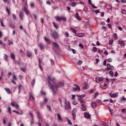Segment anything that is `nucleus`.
Segmentation results:
<instances>
[{
  "label": "nucleus",
  "instance_id": "nucleus-1",
  "mask_svg": "<svg viewBox=\"0 0 126 126\" xmlns=\"http://www.w3.org/2000/svg\"><path fill=\"white\" fill-rule=\"evenodd\" d=\"M47 81L48 82L49 87H50V89L52 92H54V93H56V91H57V89L59 88V87L64 86V84L62 82H59L58 85H57V84H56V79L54 77L51 76H48Z\"/></svg>",
  "mask_w": 126,
  "mask_h": 126
},
{
  "label": "nucleus",
  "instance_id": "nucleus-2",
  "mask_svg": "<svg viewBox=\"0 0 126 126\" xmlns=\"http://www.w3.org/2000/svg\"><path fill=\"white\" fill-rule=\"evenodd\" d=\"M64 103L65 105V109L66 110H70V109H71V106H70V102L69 101L65 99Z\"/></svg>",
  "mask_w": 126,
  "mask_h": 126
},
{
  "label": "nucleus",
  "instance_id": "nucleus-3",
  "mask_svg": "<svg viewBox=\"0 0 126 126\" xmlns=\"http://www.w3.org/2000/svg\"><path fill=\"white\" fill-rule=\"evenodd\" d=\"M109 95L111 98H116L119 96V93L118 92H116L114 93V92L112 91L110 93Z\"/></svg>",
  "mask_w": 126,
  "mask_h": 126
},
{
  "label": "nucleus",
  "instance_id": "nucleus-4",
  "mask_svg": "<svg viewBox=\"0 0 126 126\" xmlns=\"http://www.w3.org/2000/svg\"><path fill=\"white\" fill-rule=\"evenodd\" d=\"M74 87L72 88V91L73 92H76V91H80V87L78 85H74Z\"/></svg>",
  "mask_w": 126,
  "mask_h": 126
},
{
  "label": "nucleus",
  "instance_id": "nucleus-5",
  "mask_svg": "<svg viewBox=\"0 0 126 126\" xmlns=\"http://www.w3.org/2000/svg\"><path fill=\"white\" fill-rule=\"evenodd\" d=\"M55 19L57 21H63V20H66V19L63 17L56 16Z\"/></svg>",
  "mask_w": 126,
  "mask_h": 126
},
{
  "label": "nucleus",
  "instance_id": "nucleus-6",
  "mask_svg": "<svg viewBox=\"0 0 126 126\" xmlns=\"http://www.w3.org/2000/svg\"><path fill=\"white\" fill-rule=\"evenodd\" d=\"M118 44L119 45H121V47L122 48H124L125 47V41L123 39H120L118 41Z\"/></svg>",
  "mask_w": 126,
  "mask_h": 126
},
{
  "label": "nucleus",
  "instance_id": "nucleus-7",
  "mask_svg": "<svg viewBox=\"0 0 126 126\" xmlns=\"http://www.w3.org/2000/svg\"><path fill=\"white\" fill-rule=\"evenodd\" d=\"M52 36L53 38L57 40L59 38V35L58 34V32H57L55 31L52 34Z\"/></svg>",
  "mask_w": 126,
  "mask_h": 126
},
{
  "label": "nucleus",
  "instance_id": "nucleus-8",
  "mask_svg": "<svg viewBox=\"0 0 126 126\" xmlns=\"http://www.w3.org/2000/svg\"><path fill=\"white\" fill-rule=\"evenodd\" d=\"M37 117L39 119V123H38V126H41V122L42 121V116L40 114V113L37 112Z\"/></svg>",
  "mask_w": 126,
  "mask_h": 126
},
{
  "label": "nucleus",
  "instance_id": "nucleus-9",
  "mask_svg": "<svg viewBox=\"0 0 126 126\" xmlns=\"http://www.w3.org/2000/svg\"><path fill=\"white\" fill-rule=\"evenodd\" d=\"M104 79L102 77H96L95 78V81H96L97 83H99V82H101V81H103Z\"/></svg>",
  "mask_w": 126,
  "mask_h": 126
},
{
  "label": "nucleus",
  "instance_id": "nucleus-10",
  "mask_svg": "<svg viewBox=\"0 0 126 126\" xmlns=\"http://www.w3.org/2000/svg\"><path fill=\"white\" fill-rule=\"evenodd\" d=\"M11 105L12 106V107H15V108L17 109V110H19V108L18 107L19 106H18V104H15L13 102H11Z\"/></svg>",
  "mask_w": 126,
  "mask_h": 126
},
{
  "label": "nucleus",
  "instance_id": "nucleus-11",
  "mask_svg": "<svg viewBox=\"0 0 126 126\" xmlns=\"http://www.w3.org/2000/svg\"><path fill=\"white\" fill-rule=\"evenodd\" d=\"M41 62H42V59H40V58H38V66L39 68L40 69V70L41 71H43V69L42 68V66L41 65Z\"/></svg>",
  "mask_w": 126,
  "mask_h": 126
},
{
  "label": "nucleus",
  "instance_id": "nucleus-12",
  "mask_svg": "<svg viewBox=\"0 0 126 126\" xmlns=\"http://www.w3.org/2000/svg\"><path fill=\"white\" fill-rule=\"evenodd\" d=\"M84 116H85V117H86V119H90V118L91 117V115L89 114L87 112H85L84 113Z\"/></svg>",
  "mask_w": 126,
  "mask_h": 126
},
{
  "label": "nucleus",
  "instance_id": "nucleus-13",
  "mask_svg": "<svg viewBox=\"0 0 126 126\" xmlns=\"http://www.w3.org/2000/svg\"><path fill=\"white\" fill-rule=\"evenodd\" d=\"M88 1H89V4L92 5V6H93V8L97 9V7H96V6L92 4V1H91V0H89Z\"/></svg>",
  "mask_w": 126,
  "mask_h": 126
},
{
  "label": "nucleus",
  "instance_id": "nucleus-14",
  "mask_svg": "<svg viewBox=\"0 0 126 126\" xmlns=\"http://www.w3.org/2000/svg\"><path fill=\"white\" fill-rule=\"evenodd\" d=\"M29 115H30L31 118L32 119V120L31 121L30 124H31V125H32L34 123V122L33 121V120H32L33 119V114H32V113H31V112H30Z\"/></svg>",
  "mask_w": 126,
  "mask_h": 126
},
{
  "label": "nucleus",
  "instance_id": "nucleus-15",
  "mask_svg": "<svg viewBox=\"0 0 126 126\" xmlns=\"http://www.w3.org/2000/svg\"><path fill=\"white\" fill-rule=\"evenodd\" d=\"M75 17L78 20H81V17L79 16V15L78 14V12L76 13Z\"/></svg>",
  "mask_w": 126,
  "mask_h": 126
},
{
  "label": "nucleus",
  "instance_id": "nucleus-16",
  "mask_svg": "<svg viewBox=\"0 0 126 126\" xmlns=\"http://www.w3.org/2000/svg\"><path fill=\"white\" fill-rule=\"evenodd\" d=\"M24 11H25L27 15H29V11L28 10V9H27L26 7L24 8Z\"/></svg>",
  "mask_w": 126,
  "mask_h": 126
},
{
  "label": "nucleus",
  "instance_id": "nucleus-17",
  "mask_svg": "<svg viewBox=\"0 0 126 126\" xmlns=\"http://www.w3.org/2000/svg\"><path fill=\"white\" fill-rule=\"evenodd\" d=\"M75 36H77L79 38H81V37H83V36H84V33L81 32V33H80L78 34H76V35H75Z\"/></svg>",
  "mask_w": 126,
  "mask_h": 126
},
{
  "label": "nucleus",
  "instance_id": "nucleus-18",
  "mask_svg": "<svg viewBox=\"0 0 126 126\" xmlns=\"http://www.w3.org/2000/svg\"><path fill=\"white\" fill-rule=\"evenodd\" d=\"M81 109L82 111H84V112H85V111H86V107L85 106V105L82 104Z\"/></svg>",
  "mask_w": 126,
  "mask_h": 126
},
{
  "label": "nucleus",
  "instance_id": "nucleus-19",
  "mask_svg": "<svg viewBox=\"0 0 126 126\" xmlns=\"http://www.w3.org/2000/svg\"><path fill=\"white\" fill-rule=\"evenodd\" d=\"M19 15L20 19H21V20H23V13H22V12H20Z\"/></svg>",
  "mask_w": 126,
  "mask_h": 126
},
{
  "label": "nucleus",
  "instance_id": "nucleus-20",
  "mask_svg": "<svg viewBox=\"0 0 126 126\" xmlns=\"http://www.w3.org/2000/svg\"><path fill=\"white\" fill-rule=\"evenodd\" d=\"M58 120L59 122H62L63 120L62 119V117L60 114H57Z\"/></svg>",
  "mask_w": 126,
  "mask_h": 126
},
{
  "label": "nucleus",
  "instance_id": "nucleus-21",
  "mask_svg": "<svg viewBox=\"0 0 126 126\" xmlns=\"http://www.w3.org/2000/svg\"><path fill=\"white\" fill-rule=\"evenodd\" d=\"M92 106L94 109H95L97 107V104H96V102H93L92 103Z\"/></svg>",
  "mask_w": 126,
  "mask_h": 126
},
{
  "label": "nucleus",
  "instance_id": "nucleus-22",
  "mask_svg": "<svg viewBox=\"0 0 126 126\" xmlns=\"http://www.w3.org/2000/svg\"><path fill=\"white\" fill-rule=\"evenodd\" d=\"M38 47L40 48V50H43L44 49V45L42 43H39L38 44Z\"/></svg>",
  "mask_w": 126,
  "mask_h": 126
},
{
  "label": "nucleus",
  "instance_id": "nucleus-23",
  "mask_svg": "<svg viewBox=\"0 0 126 126\" xmlns=\"http://www.w3.org/2000/svg\"><path fill=\"white\" fill-rule=\"evenodd\" d=\"M53 45L55 48L56 49H59V44H58L56 42H53Z\"/></svg>",
  "mask_w": 126,
  "mask_h": 126
},
{
  "label": "nucleus",
  "instance_id": "nucleus-24",
  "mask_svg": "<svg viewBox=\"0 0 126 126\" xmlns=\"http://www.w3.org/2000/svg\"><path fill=\"white\" fill-rule=\"evenodd\" d=\"M5 90L8 94H10V93H11V91H10V90L8 88H5Z\"/></svg>",
  "mask_w": 126,
  "mask_h": 126
},
{
  "label": "nucleus",
  "instance_id": "nucleus-25",
  "mask_svg": "<svg viewBox=\"0 0 126 126\" xmlns=\"http://www.w3.org/2000/svg\"><path fill=\"white\" fill-rule=\"evenodd\" d=\"M27 56L29 58H31L32 57V53L30 51H27Z\"/></svg>",
  "mask_w": 126,
  "mask_h": 126
},
{
  "label": "nucleus",
  "instance_id": "nucleus-26",
  "mask_svg": "<svg viewBox=\"0 0 126 126\" xmlns=\"http://www.w3.org/2000/svg\"><path fill=\"white\" fill-rule=\"evenodd\" d=\"M113 38L114 40H117V39H118V34H117V33H114Z\"/></svg>",
  "mask_w": 126,
  "mask_h": 126
},
{
  "label": "nucleus",
  "instance_id": "nucleus-27",
  "mask_svg": "<svg viewBox=\"0 0 126 126\" xmlns=\"http://www.w3.org/2000/svg\"><path fill=\"white\" fill-rule=\"evenodd\" d=\"M10 10V9H9L8 7H6V11L7 12L8 15H9L10 14V12H9Z\"/></svg>",
  "mask_w": 126,
  "mask_h": 126
},
{
  "label": "nucleus",
  "instance_id": "nucleus-28",
  "mask_svg": "<svg viewBox=\"0 0 126 126\" xmlns=\"http://www.w3.org/2000/svg\"><path fill=\"white\" fill-rule=\"evenodd\" d=\"M71 31H72V32H73V33H74V34H75V35L77 34V33L76 32V31L75 30V29L71 28Z\"/></svg>",
  "mask_w": 126,
  "mask_h": 126
},
{
  "label": "nucleus",
  "instance_id": "nucleus-29",
  "mask_svg": "<svg viewBox=\"0 0 126 126\" xmlns=\"http://www.w3.org/2000/svg\"><path fill=\"white\" fill-rule=\"evenodd\" d=\"M107 67L108 69H112L111 68L112 67V66L111 65V64L107 63Z\"/></svg>",
  "mask_w": 126,
  "mask_h": 126
},
{
  "label": "nucleus",
  "instance_id": "nucleus-30",
  "mask_svg": "<svg viewBox=\"0 0 126 126\" xmlns=\"http://www.w3.org/2000/svg\"><path fill=\"white\" fill-rule=\"evenodd\" d=\"M77 96H78V97H79V98H84V97L85 96V94H81V95H79L77 94Z\"/></svg>",
  "mask_w": 126,
  "mask_h": 126
},
{
  "label": "nucleus",
  "instance_id": "nucleus-31",
  "mask_svg": "<svg viewBox=\"0 0 126 126\" xmlns=\"http://www.w3.org/2000/svg\"><path fill=\"white\" fill-rule=\"evenodd\" d=\"M10 57H11V59H12V60H13V61H14V60H15V56H14V54H13V53H12L11 54Z\"/></svg>",
  "mask_w": 126,
  "mask_h": 126
},
{
  "label": "nucleus",
  "instance_id": "nucleus-32",
  "mask_svg": "<svg viewBox=\"0 0 126 126\" xmlns=\"http://www.w3.org/2000/svg\"><path fill=\"white\" fill-rule=\"evenodd\" d=\"M30 100H34V97L32 95V94L30 93Z\"/></svg>",
  "mask_w": 126,
  "mask_h": 126
},
{
  "label": "nucleus",
  "instance_id": "nucleus-33",
  "mask_svg": "<svg viewBox=\"0 0 126 126\" xmlns=\"http://www.w3.org/2000/svg\"><path fill=\"white\" fill-rule=\"evenodd\" d=\"M35 79H33L32 80L31 82V84L32 86H34V85L35 84Z\"/></svg>",
  "mask_w": 126,
  "mask_h": 126
},
{
  "label": "nucleus",
  "instance_id": "nucleus-34",
  "mask_svg": "<svg viewBox=\"0 0 126 126\" xmlns=\"http://www.w3.org/2000/svg\"><path fill=\"white\" fill-rule=\"evenodd\" d=\"M78 100L79 101H80V103H84V101L83 100V99H82V98H80V97H79V98H78Z\"/></svg>",
  "mask_w": 126,
  "mask_h": 126
},
{
  "label": "nucleus",
  "instance_id": "nucleus-35",
  "mask_svg": "<svg viewBox=\"0 0 126 126\" xmlns=\"http://www.w3.org/2000/svg\"><path fill=\"white\" fill-rule=\"evenodd\" d=\"M43 39H44V41H45L46 42H49L50 41V39L44 36L43 37Z\"/></svg>",
  "mask_w": 126,
  "mask_h": 126
},
{
  "label": "nucleus",
  "instance_id": "nucleus-36",
  "mask_svg": "<svg viewBox=\"0 0 126 126\" xmlns=\"http://www.w3.org/2000/svg\"><path fill=\"white\" fill-rule=\"evenodd\" d=\"M82 63H83V61L80 60L77 63L79 65H81L82 64Z\"/></svg>",
  "mask_w": 126,
  "mask_h": 126
},
{
  "label": "nucleus",
  "instance_id": "nucleus-37",
  "mask_svg": "<svg viewBox=\"0 0 126 126\" xmlns=\"http://www.w3.org/2000/svg\"><path fill=\"white\" fill-rule=\"evenodd\" d=\"M7 110L9 114H11V108H10V107H8Z\"/></svg>",
  "mask_w": 126,
  "mask_h": 126
},
{
  "label": "nucleus",
  "instance_id": "nucleus-38",
  "mask_svg": "<svg viewBox=\"0 0 126 126\" xmlns=\"http://www.w3.org/2000/svg\"><path fill=\"white\" fill-rule=\"evenodd\" d=\"M71 5L72 6H73L74 7L76 6V2H73L72 3H71Z\"/></svg>",
  "mask_w": 126,
  "mask_h": 126
},
{
  "label": "nucleus",
  "instance_id": "nucleus-39",
  "mask_svg": "<svg viewBox=\"0 0 126 126\" xmlns=\"http://www.w3.org/2000/svg\"><path fill=\"white\" fill-rule=\"evenodd\" d=\"M109 74L112 76V77H113V76H114V73L113 72V71H110Z\"/></svg>",
  "mask_w": 126,
  "mask_h": 126
},
{
  "label": "nucleus",
  "instance_id": "nucleus-40",
  "mask_svg": "<svg viewBox=\"0 0 126 126\" xmlns=\"http://www.w3.org/2000/svg\"><path fill=\"white\" fill-rule=\"evenodd\" d=\"M109 45H112V44H113V43H114V40L110 39L109 41Z\"/></svg>",
  "mask_w": 126,
  "mask_h": 126
},
{
  "label": "nucleus",
  "instance_id": "nucleus-41",
  "mask_svg": "<svg viewBox=\"0 0 126 126\" xmlns=\"http://www.w3.org/2000/svg\"><path fill=\"white\" fill-rule=\"evenodd\" d=\"M76 108H74L72 110V114H75V113H76Z\"/></svg>",
  "mask_w": 126,
  "mask_h": 126
},
{
  "label": "nucleus",
  "instance_id": "nucleus-42",
  "mask_svg": "<svg viewBox=\"0 0 126 126\" xmlns=\"http://www.w3.org/2000/svg\"><path fill=\"white\" fill-rule=\"evenodd\" d=\"M4 60L7 61V55L6 54H4Z\"/></svg>",
  "mask_w": 126,
  "mask_h": 126
},
{
  "label": "nucleus",
  "instance_id": "nucleus-43",
  "mask_svg": "<svg viewBox=\"0 0 126 126\" xmlns=\"http://www.w3.org/2000/svg\"><path fill=\"white\" fill-rule=\"evenodd\" d=\"M93 51L94 53H96V52H97V48H96V47H94V48H93Z\"/></svg>",
  "mask_w": 126,
  "mask_h": 126
},
{
  "label": "nucleus",
  "instance_id": "nucleus-44",
  "mask_svg": "<svg viewBox=\"0 0 126 126\" xmlns=\"http://www.w3.org/2000/svg\"><path fill=\"white\" fill-rule=\"evenodd\" d=\"M20 54L21 56H24V52L22 50H20Z\"/></svg>",
  "mask_w": 126,
  "mask_h": 126
},
{
  "label": "nucleus",
  "instance_id": "nucleus-45",
  "mask_svg": "<svg viewBox=\"0 0 126 126\" xmlns=\"http://www.w3.org/2000/svg\"><path fill=\"white\" fill-rule=\"evenodd\" d=\"M122 12L123 14H126V11L125 9H122Z\"/></svg>",
  "mask_w": 126,
  "mask_h": 126
},
{
  "label": "nucleus",
  "instance_id": "nucleus-46",
  "mask_svg": "<svg viewBox=\"0 0 126 126\" xmlns=\"http://www.w3.org/2000/svg\"><path fill=\"white\" fill-rule=\"evenodd\" d=\"M21 70H22V71H23L24 72V71H25V70H26V67H22V68H21Z\"/></svg>",
  "mask_w": 126,
  "mask_h": 126
},
{
  "label": "nucleus",
  "instance_id": "nucleus-47",
  "mask_svg": "<svg viewBox=\"0 0 126 126\" xmlns=\"http://www.w3.org/2000/svg\"><path fill=\"white\" fill-rule=\"evenodd\" d=\"M99 94V93L98 92H95L94 94V98H96V97H97V96L98 95V94Z\"/></svg>",
  "mask_w": 126,
  "mask_h": 126
},
{
  "label": "nucleus",
  "instance_id": "nucleus-48",
  "mask_svg": "<svg viewBox=\"0 0 126 126\" xmlns=\"http://www.w3.org/2000/svg\"><path fill=\"white\" fill-rule=\"evenodd\" d=\"M47 109H48V110L50 111H51L52 110L51 109V106L48 105H47Z\"/></svg>",
  "mask_w": 126,
  "mask_h": 126
},
{
  "label": "nucleus",
  "instance_id": "nucleus-49",
  "mask_svg": "<svg viewBox=\"0 0 126 126\" xmlns=\"http://www.w3.org/2000/svg\"><path fill=\"white\" fill-rule=\"evenodd\" d=\"M107 61H108L109 63H112V62L113 61V59H112L111 58H109L108 59H107Z\"/></svg>",
  "mask_w": 126,
  "mask_h": 126
},
{
  "label": "nucleus",
  "instance_id": "nucleus-50",
  "mask_svg": "<svg viewBox=\"0 0 126 126\" xmlns=\"http://www.w3.org/2000/svg\"><path fill=\"white\" fill-rule=\"evenodd\" d=\"M83 10H84V11H85V12H87V11H88V9H87V7H84V8H83Z\"/></svg>",
  "mask_w": 126,
  "mask_h": 126
},
{
  "label": "nucleus",
  "instance_id": "nucleus-51",
  "mask_svg": "<svg viewBox=\"0 0 126 126\" xmlns=\"http://www.w3.org/2000/svg\"><path fill=\"white\" fill-rule=\"evenodd\" d=\"M44 103H47V102H48V99H47V98L44 97Z\"/></svg>",
  "mask_w": 126,
  "mask_h": 126
},
{
  "label": "nucleus",
  "instance_id": "nucleus-52",
  "mask_svg": "<svg viewBox=\"0 0 126 126\" xmlns=\"http://www.w3.org/2000/svg\"><path fill=\"white\" fill-rule=\"evenodd\" d=\"M13 79H14V80H16L17 79V78H16V76H15V75L14 74L13 75Z\"/></svg>",
  "mask_w": 126,
  "mask_h": 126
},
{
  "label": "nucleus",
  "instance_id": "nucleus-53",
  "mask_svg": "<svg viewBox=\"0 0 126 126\" xmlns=\"http://www.w3.org/2000/svg\"><path fill=\"white\" fill-rule=\"evenodd\" d=\"M67 122H68V124L69 125H72V123H71V121H70V120H69V119H67Z\"/></svg>",
  "mask_w": 126,
  "mask_h": 126
},
{
  "label": "nucleus",
  "instance_id": "nucleus-54",
  "mask_svg": "<svg viewBox=\"0 0 126 126\" xmlns=\"http://www.w3.org/2000/svg\"><path fill=\"white\" fill-rule=\"evenodd\" d=\"M53 24L54 26L55 27V28H56V29H58V27L57 26V25H56V23H55V22H53Z\"/></svg>",
  "mask_w": 126,
  "mask_h": 126
},
{
  "label": "nucleus",
  "instance_id": "nucleus-55",
  "mask_svg": "<svg viewBox=\"0 0 126 126\" xmlns=\"http://www.w3.org/2000/svg\"><path fill=\"white\" fill-rule=\"evenodd\" d=\"M1 27H5V26H4V25H3V22H2V21H1Z\"/></svg>",
  "mask_w": 126,
  "mask_h": 126
},
{
  "label": "nucleus",
  "instance_id": "nucleus-56",
  "mask_svg": "<svg viewBox=\"0 0 126 126\" xmlns=\"http://www.w3.org/2000/svg\"><path fill=\"white\" fill-rule=\"evenodd\" d=\"M58 101L60 102L62 107H63V104L62 103V99H61V98H59Z\"/></svg>",
  "mask_w": 126,
  "mask_h": 126
},
{
  "label": "nucleus",
  "instance_id": "nucleus-57",
  "mask_svg": "<svg viewBox=\"0 0 126 126\" xmlns=\"http://www.w3.org/2000/svg\"><path fill=\"white\" fill-rule=\"evenodd\" d=\"M78 103L76 101H73V105H77Z\"/></svg>",
  "mask_w": 126,
  "mask_h": 126
},
{
  "label": "nucleus",
  "instance_id": "nucleus-58",
  "mask_svg": "<svg viewBox=\"0 0 126 126\" xmlns=\"http://www.w3.org/2000/svg\"><path fill=\"white\" fill-rule=\"evenodd\" d=\"M102 125H103L104 126H109L108 124H106V123L103 122H102Z\"/></svg>",
  "mask_w": 126,
  "mask_h": 126
},
{
  "label": "nucleus",
  "instance_id": "nucleus-59",
  "mask_svg": "<svg viewBox=\"0 0 126 126\" xmlns=\"http://www.w3.org/2000/svg\"><path fill=\"white\" fill-rule=\"evenodd\" d=\"M30 6H31V7H33V6H34V3L33 2H31L30 3Z\"/></svg>",
  "mask_w": 126,
  "mask_h": 126
},
{
  "label": "nucleus",
  "instance_id": "nucleus-60",
  "mask_svg": "<svg viewBox=\"0 0 126 126\" xmlns=\"http://www.w3.org/2000/svg\"><path fill=\"white\" fill-rule=\"evenodd\" d=\"M50 62H51V64H54V63H55V62H54L53 60L52 59L50 60Z\"/></svg>",
  "mask_w": 126,
  "mask_h": 126
},
{
  "label": "nucleus",
  "instance_id": "nucleus-61",
  "mask_svg": "<svg viewBox=\"0 0 126 126\" xmlns=\"http://www.w3.org/2000/svg\"><path fill=\"white\" fill-rule=\"evenodd\" d=\"M12 73L11 72H9L8 74H7V76L8 77H10V75H11Z\"/></svg>",
  "mask_w": 126,
  "mask_h": 126
},
{
  "label": "nucleus",
  "instance_id": "nucleus-62",
  "mask_svg": "<svg viewBox=\"0 0 126 126\" xmlns=\"http://www.w3.org/2000/svg\"><path fill=\"white\" fill-rule=\"evenodd\" d=\"M12 17L14 19H15L16 18V15H15V14H13L12 15Z\"/></svg>",
  "mask_w": 126,
  "mask_h": 126
},
{
  "label": "nucleus",
  "instance_id": "nucleus-63",
  "mask_svg": "<svg viewBox=\"0 0 126 126\" xmlns=\"http://www.w3.org/2000/svg\"><path fill=\"white\" fill-rule=\"evenodd\" d=\"M122 113H125V114H126V109H125V108H123V109H122Z\"/></svg>",
  "mask_w": 126,
  "mask_h": 126
},
{
  "label": "nucleus",
  "instance_id": "nucleus-64",
  "mask_svg": "<svg viewBox=\"0 0 126 126\" xmlns=\"http://www.w3.org/2000/svg\"><path fill=\"white\" fill-rule=\"evenodd\" d=\"M69 34H68V33L67 32H65V36L66 37H69Z\"/></svg>",
  "mask_w": 126,
  "mask_h": 126
}]
</instances>
